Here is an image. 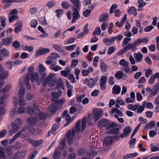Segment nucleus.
I'll return each instance as SVG.
<instances>
[{"label":"nucleus","mask_w":159,"mask_h":159,"mask_svg":"<svg viewBox=\"0 0 159 159\" xmlns=\"http://www.w3.org/2000/svg\"><path fill=\"white\" fill-rule=\"evenodd\" d=\"M134 56L136 62H140L143 57V55L141 53H134Z\"/></svg>","instance_id":"22"},{"label":"nucleus","mask_w":159,"mask_h":159,"mask_svg":"<svg viewBox=\"0 0 159 159\" xmlns=\"http://www.w3.org/2000/svg\"><path fill=\"white\" fill-rule=\"evenodd\" d=\"M55 4V2L54 1H51L48 2L47 6L51 8L53 7Z\"/></svg>","instance_id":"63"},{"label":"nucleus","mask_w":159,"mask_h":159,"mask_svg":"<svg viewBox=\"0 0 159 159\" xmlns=\"http://www.w3.org/2000/svg\"><path fill=\"white\" fill-rule=\"evenodd\" d=\"M53 77V75L52 73L50 74L47 77L44 83V85L48 83L49 80H50L51 79H52Z\"/></svg>","instance_id":"50"},{"label":"nucleus","mask_w":159,"mask_h":159,"mask_svg":"<svg viewBox=\"0 0 159 159\" xmlns=\"http://www.w3.org/2000/svg\"><path fill=\"white\" fill-rule=\"evenodd\" d=\"M113 143L112 138L110 136H107L104 139V143L107 146H109L111 145Z\"/></svg>","instance_id":"15"},{"label":"nucleus","mask_w":159,"mask_h":159,"mask_svg":"<svg viewBox=\"0 0 159 159\" xmlns=\"http://www.w3.org/2000/svg\"><path fill=\"white\" fill-rule=\"evenodd\" d=\"M109 14L108 13H105L101 15L99 18V21L100 22L104 21L107 20L108 18Z\"/></svg>","instance_id":"26"},{"label":"nucleus","mask_w":159,"mask_h":159,"mask_svg":"<svg viewBox=\"0 0 159 159\" xmlns=\"http://www.w3.org/2000/svg\"><path fill=\"white\" fill-rule=\"evenodd\" d=\"M2 42L4 44L7 45L10 43V38H5L3 39L2 40Z\"/></svg>","instance_id":"60"},{"label":"nucleus","mask_w":159,"mask_h":159,"mask_svg":"<svg viewBox=\"0 0 159 159\" xmlns=\"http://www.w3.org/2000/svg\"><path fill=\"white\" fill-rule=\"evenodd\" d=\"M28 72L23 77V81L27 89L30 90L31 86L30 84V72H32L34 70V68L30 66L28 69Z\"/></svg>","instance_id":"3"},{"label":"nucleus","mask_w":159,"mask_h":159,"mask_svg":"<svg viewBox=\"0 0 159 159\" xmlns=\"http://www.w3.org/2000/svg\"><path fill=\"white\" fill-rule=\"evenodd\" d=\"M33 127L30 125H25L22 129L18 131L11 139V143L14 141L17 138L20 136L21 138H24L28 136V134L33 132Z\"/></svg>","instance_id":"1"},{"label":"nucleus","mask_w":159,"mask_h":159,"mask_svg":"<svg viewBox=\"0 0 159 159\" xmlns=\"http://www.w3.org/2000/svg\"><path fill=\"white\" fill-rule=\"evenodd\" d=\"M22 121L20 118H16L15 122L12 124V130L13 131L14 133H15L16 131L18 130L19 127L21 125Z\"/></svg>","instance_id":"4"},{"label":"nucleus","mask_w":159,"mask_h":159,"mask_svg":"<svg viewBox=\"0 0 159 159\" xmlns=\"http://www.w3.org/2000/svg\"><path fill=\"white\" fill-rule=\"evenodd\" d=\"M70 72V69L68 68L66 70H62L61 72V74L64 77H67Z\"/></svg>","instance_id":"36"},{"label":"nucleus","mask_w":159,"mask_h":159,"mask_svg":"<svg viewBox=\"0 0 159 159\" xmlns=\"http://www.w3.org/2000/svg\"><path fill=\"white\" fill-rule=\"evenodd\" d=\"M97 81L95 80V79L90 78V80L86 79L84 80V83L87 85L89 88H91L95 85Z\"/></svg>","instance_id":"7"},{"label":"nucleus","mask_w":159,"mask_h":159,"mask_svg":"<svg viewBox=\"0 0 159 159\" xmlns=\"http://www.w3.org/2000/svg\"><path fill=\"white\" fill-rule=\"evenodd\" d=\"M125 47L127 51L129 50H131L132 52H134L137 49V48L134 43H129Z\"/></svg>","instance_id":"16"},{"label":"nucleus","mask_w":159,"mask_h":159,"mask_svg":"<svg viewBox=\"0 0 159 159\" xmlns=\"http://www.w3.org/2000/svg\"><path fill=\"white\" fill-rule=\"evenodd\" d=\"M78 62V59L73 60L71 61V66L74 68L76 66Z\"/></svg>","instance_id":"61"},{"label":"nucleus","mask_w":159,"mask_h":159,"mask_svg":"<svg viewBox=\"0 0 159 159\" xmlns=\"http://www.w3.org/2000/svg\"><path fill=\"white\" fill-rule=\"evenodd\" d=\"M116 102L119 103L121 105H124L126 104L125 101L120 97L117 98L116 100Z\"/></svg>","instance_id":"46"},{"label":"nucleus","mask_w":159,"mask_h":159,"mask_svg":"<svg viewBox=\"0 0 159 159\" xmlns=\"http://www.w3.org/2000/svg\"><path fill=\"white\" fill-rule=\"evenodd\" d=\"M145 102H146L145 101L144 102L142 106H140L139 107L137 108L138 110L136 112L137 113H140L143 112V111L144 110V107L145 106Z\"/></svg>","instance_id":"42"},{"label":"nucleus","mask_w":159,"mask_h":159,"mask_svg":"<svg viewBox=\"0 0 159 159\" xmlns=\"http://www.w3.org/2000/svg\"><path fill=\"white\" fill-rule=\"evenodd\" d=\"M80 120H79L75 125V128L73 129L71 132L70 130H68L66 134V138L68 140V144L71 145L73 144V139L75 133L78 134L80 131Z\"/></svg>","instance_id":"2"},{"label":"nucleus","mask_w":159,"mask_h":159,"mask_svg":"<svg viewBox=\"0 0 159 159\" xmlns=\"http://www.w3.org/2000/svg\"><path fill=\"white\" fill-rule=\"evenodd\" d=\"M138 155L137 153H134L131 154H127L124 157V159H131L133 157L137 156Z\"/></svg>","instance_id":"30"},{"label":"nucleus","mask_w":159,"mask_h":159,"mask_svg":"<svg viewBox=\"0 0 159 159\" xmlns=\"http://www.w3.org/2000/svg\"><path fill=\"white\" fill-rule=\"evenodd\" d=\"M48 111L51 112L52 115L54 114L55 112L57 110V107L55 104H52L48 107Z\"/></svg>","instance_id":"20"},{"label":"nucleus","mask_w":159,"mask_h":159,"mask_svg":"<svg viewBox=\"0 0 159 159\" xmlns=\"http://www.w3.org/2000/svg\"><path fill=\"white\" fill-rule=\"evenodd\" d=\"M93 118L95 121L97 120L101 117V113L100 111H95L94 109L93 112Z\"/></svg>","instance_id":"18"},{"label":"nucleus","mask_w":159,"mask_h":159,"mask_svg":"<svg viewBox=\"0 0 159 159\" xmlns=\"http://www.w3.org/2000/svg\"><path fill=\"white\" fill-rule=\"evenodd\" d=\"M129 65H126L123 67V68L124 69L125 72L128 74H129L132 73L131 71H130V68L129 67Z\"/></svg>","instance_id":"51"},{"label":"nucleus","mask_w":159,"mask_h":159,"mask_svg":"<svg viewBox=\"0 0 159 159\" xmlns=\"http://www.w3.org/2000/svg\"><path fill=\"white\" fill-rule=\"evenodd\" d=\"M38 121H44L45 120L46 116L44 114L40 113L35 117Z\"/></svg>","instance_id":"21"},{"label":"nucleus","mask_w":159,"mask_h":159,"mask_svg":"<svg viewBox=\"0 0 159 159\" xmlns=\"http://www.w3.org/2000/svg\"><path fill=\"white\" fill-rule=\"evenodd\" d=\"M50 51V50L48 48H40L37 50L36 56H38L45 55L47 53H48Z\"/></svg>","instance_id":"8"},{"label":"nucleus","mask_w":159,"mask_h":159,"mask_svg":"<svg viewBox=\"0 0 159 159\" xmlns=\"http://www.w3.org/2000/svg\"><path fill=\"white\" fill-rule=\"evenodd\" d=\"M6 18L3 16L0 17V22L3 28H4L6 26Z\"/></svg>","instance_id":"38"},{"label":"nucleus","mask_w":159,"mask_h":159,"mask_svg":"<svg viewBox=\"0 0 159 159\" xmlns=\"http://www.w3.org/2000/svg\"><path fill=\"white\" fill-rule=\"evenodd\" d=\"M152 91L151 93L152 96H154L159 93V83L157 84L152 88Z\"/></svg>","instance_id":"12"},{"label":"nucleus","mask_w":159,"mask_h":159,"mask_svg":"<svg viewBox=\"0 0 159 159\" xmlns=\"http://www.w3.org/2000/svg\"><path fill=\"white\" fill-rule=\"evenodd\" d=\"M62 95V91L60 90L58 91L57 92H52L51 93V95L54 99H57Z\"/></svg>","instance_id":"17"},{"label":"nucleus","mask_w":159,"mask_h":159,"mask_svg":"<svg viewBox=\"0 0 159 159\" xmlns=\"http://www.w3.org/2000/svg\"><path fill=\"white\" fill-rule=\"evenodd\" d=\"M38 68L39 73L46 72V68L43 66V65L40 64Z\"/></svg>","instance_id":"44"},{"label":"nucleus","mask_w":159,"mask_h":159,"mask_svg":"<svg viewBox=\"0 0 159 159\" xmlns=\"http://www.w3.org/2000/svg\"><path fill=\"white\" fill-rule=\"evenodd\" d=\"M39 75L37 72L31 74V80L32 82L37 81L39 78Z\"/></svg>","instance_id":"27"},{"label":"nucleus","mask_w":159,"mask_h":159,"mask_svg":"<svg viewBox=\"0 0 159 159\" xmlns=\"http://www.w3.org/2000/svg\"><path fill=\"white\" fill-rule=\"evenodd\" d=\"M119 64L124 66L127 65H129V63L128 61H125L124 59H122L120 61Z\"/></svg>","instance_id":"52"},{"label":"nucleus","mask_w":159,"mask_h":159,"mask_svg":"<svg viewBox=\"0 0 159 159\" xmlns=\"http://www.w3.org/2000/svg\"><path fill=\"white\" fill-rule=\"evenodd\" d=\"M9 53V52L5 49L0 50V54L2 55L4 57L8 56Z\"/></svg>","instance_id":"33"},{"label":"nucleus","mask_w":159,"mask_h":159,"mask_svg":"<svg viewBox=\"0 0 159 159\" xmlns=\"http://www.w3.org/2000/svg\"><path fill=\"white\" fill-rule=\"evenodd\" d=\"M116 38L112 37L111 38H106L103 39V42L107 46H111L115 41Z\"/></svg>","instance_id":"11"},{"label":"nucleus","mask_w":159,"mask_h":159,"mask_svg":"<svg viewBox=\"0 0 159 159\" xmlns=\"http://www.w3.org/2000/svg\"><path fill=\"white\" fill-rule=\"evenodd\" d=\"M80 8H74L72 9V10L74 11L72 13L73 18L72 20L71 23H72L75 22L77 20L80 19V17L79 11Z\"/></svg>","instance_id":"5"},{"label":"nucleus","mask_w":159,"mask_h":159,"mask_svg":"<svg viewBox=\"0 0 159 159\" xmlns=\"http://www.w3.org/2000/svg\"><path fill=\"white\" fill-rule=\"evenodd\" d=\"M100 67L102 70V71L104 72L107 71V70L108 68V67L107 66L106 64L103 62H102L101 63Z\"/></svg>","instance_id":"41"},{"label":"nucleus","mask_w":159,"mask_h":159,"mask_svg":"<svg viewBox=\"0 0 159 159\" xmlns=\"http://www.w3.org/2000/svg\"><path fill=\"white\" fill-rule=\"evenodd\" d=\"M37 154L36 152H31L29 155L28 158V159H33L34 158Z\"/></svg>","instance_id":"64"},{"label":"nucleus","mask_w":159,"mask_h":159,"mask_svg":"<svg viewBox=\"0 0 159 159\" xmlns=\"http://www.w3.org/2000/svg\"><path fill=\"white\" fill-rule=\"evenodd\" d=\"M26 151L23 150L21 152H17L15 153L12 159H22L25 156Z\"/></svg>","instance_id":"6"},{"label":"nucleus","mask_w":159,"mask_h":159,"mask_svg":"<svg viewBox=\"0 0 159 159\" xmlns=\"http://www.w3.org/2000/svg\"><path fill=\"white\" fill-rule=\"evenodd\" d=\"M156 123L154 121H152L148 122L145 126H144V129H150L156 126Z\"/></svg>","instance_id":"23"},{"label":"nucleus","mask_w":159,"mask_h":159,"mask_svg":"<svg viewBox=\"0 0 159 159\" xmlns=\"http://www.w3.org/2000/svg\"><path fill=\"white\" fill-rule=\"evenodd\" d=\"M38 24L37 20L33 19L30 22V25L32 27L35 28L36 27L37 25Z\"/></svg>","instance_id":"49"},{"label":"nucleus","mask_w":159,"mask_h":159,"mask_svg":"<svg viewBox=\"0 0 159 159\" xmlns=\"http://www.w3.org/2000/svg\"><path fill=\"white\" fill-rule=\"evenodd\" d=\"M59 57L60 56L58 54L55 53H53L51 54V56L47 57V59L51 60L53 62L54 61L56 60L57 58H59Z\"/></svg>","instance_id":"24"},{"label":"nucleus","mask_w":159,"mask_h":159,"mask_svg":"<svg viewBox=\"0 0 159 159\" xmlns=\"http://www.w3.org/2000/svg\"><path fill=\"white\" fill-rule=\"evenodd\" d=\"M138 3L139 5H138V7L139 8H140L146 5V3L143 1L142 0H139L138 1Z\"/></svg>","instance_id":"58"},{"label":"nucleus","mask_w":159,"mask_h":159,"mask_svg":"<svg viewBox=\"0 0 159 159\" xmlns=\"http://www.w3.org/2000/svg\"><path fill=\"white\" fill-rule=\"evenodd\" d=\"M61 6L63 8L67 9L70 6V4L68 2L65 1L62 2Z\"/></svg>","instance_id":"43"},{"label":"nucleus","mask_w":159,"mask_h":159,"mask_svg":"<svg viewBox=\"0 0 159 159\" xmlns=\"http://www.w3.org/2000/svg\"><path fill=\"white\" fill-rule=\"evenodd\" d=\"M3 3L4 4L3 8L6 9L9 7L10 5V0H3Z\"/></svg>","instance_id":"45"},{"label":"nucleus","mask_w":159,"mask_h":159,"mask_svg":"<svg viewBox=\"0 0 159 159\" xmlns=\"http://www.w3.org/2000/svg\"><path fill=\"white\" fill-rule=\"evenodd\" d=\"M26 97L27 100H31L34 98V95L31 93H28L26 95Z\"/></svg>","instance_id":"56"},{"label":"nucleus","mask_w":159,"mask_h":159,"mask_svg":"<svg viewBox=\"0 0 159 159\" xmlns=\"http://www.w3.org/2000/svg\"><path fill=\"white\" fill-rule=\"evenodd\" d=\"M39 21L42 25H46L47 24L46 20L45 18L44 17H41L39 20Z\"/></svg>","instance_id":"54"},{"label":"nucleus","mask_w":159,"mask_h":159,"mask_svg":"<svg viewBox=\"0 0 159 159\" xmlns=\"http://www.w3.org/2000/svg\"><path fill=\"white\" fill-rule=\"evenodd\" d=\"M22 25L21 23L20 24L16 27L15 30V32L16 33H17L19 32L21 29Z\"/></svg>","instance_id":"57"},{"label":"nucleus","mask_w":159,"mask_h":159,"mask_svg":"<svg viewBox=\"0 0 159 159\" xmlns=\"http://www.w3.org/2000/svg\"><path fill=\"white\" fill-rule=\"evenodd\" d=\"M19 103L21 106H24L26 104L25 101L23 98H19Z\"/></svg>","instance_id":"55"},{"label":"nucleus","mask_w":159,"mask_h":159,"mask_svg":"<svg viewBox=\"0 0 159 159\" xmlns=\"http://www.w3.org/2000/svg\"><path fill=\"white\" fill-rule=\"evenodd\" d=\"M131 140L129 142V144L131 148H133L135 146V144L136 141L135 138L131 139Z\"/></svg>","instance_id":"40"},{"label":"nucleus","mask_w":159,"mask_h":159,"mask_svg":"<svg viewBox=\"0 0 159 159\" xmlns=\"http://www.w3.org/2000/svg\"><path fill=\"white\" fill-rule=\"evenodd\" d=\"M57 79L55 78H53L49 80L48 82V86L51 87H53L57 82Z\"/></svg>","instance_id":"34"},{"label":"nucleus","mask_w":159,"mask_h":159,"mask_svg":"<svg viewBox=\"0 0 159 159\" xmlns=\"http://www.w3.org/2000/svg\"><path fill=\"white\" fill-rule=\"evenodd\" d=\"M88 25H85L84 27V31L81 33L79 34L77 36L76 38L77 39H80L84 37V35L87 34L89 31V30L87 29Z\"/></svg>","instance_id":"19"},{"label":"nucleus","mask_w":159,"mask_h":159,"mask_svg":"<svg viewBox=\"0 0 159 159\" xmlns=\"http://www.w3.org/2000/svg\"><path fill=\"white\" fill-rule=\"evenodd\" d=\"M115 76L117 79L119 80L123 79L125 80L127 78V75L120 71H118L115 74Z\"/></svg>","instance_id":"10"},{"label":"nucleus","mask_w":159,"mask_h":159,"mask_svg":"<svg viewBox=\"0 0 159 159\" xmlns=\"http://www.w3.org/2000/svg\"><path fill=\"white\" fill-rule=\"evenodd\" d=\"M132 130V128L130 127L126 126L124 129L123 134H121L120 137L123 138L126 136H128Z\"/></svg>","instance_id":"9"},{"label":"nucleus","mask_w":159,"mask_h":159,"mask_svg":"<svg viewBox=\"0 0 159 159\" xmlns=\"http://www.w3.org/2000/svg\"><path fill=\"white\" fill-rule=\"evenodd\" d=\"M7 75L4 73L2 65H0V78L2 79H6Z\"/></svg>","instance_id":"37"},{"label":"nucleus","mask_w":159,"mask_h":159,"mask_svg":"<svg viewBox=\"0 0 159 159\" xmlns=\"http://www.w3.org/2000/svg\"><path fill=\"white\" fill-rule=\"evenodd\" d=\"M59 127V125L58 123H56L54 124L52 126L51 131L52 134H54V132L56 131L57 128Z\"/></svg>","instance_id":"47"},{"label":"nucleus","mask_w":159,"mask_h":159,"mask_svg":"<svg viewBox=\"0 0 159 159\" xmlns=\"http://www.w3.org/2000/svg\"><path fill=\"white\" fill-rule=\"evenodd\" d=\"M25 89L22 86L20 88L18 96L19 98H23L25 93Z\"/></svg>","instance_id":"29"},{"label":"nucleus","mask_w":159,"mask_h":159,"mask_svg":"<svg viewBox=\"0 0 159 159\" xmlns=\"http://www.w3.org/2000/svg\"><path fill=\"white\" fill-rule=\"evenodd\" d=\"M127 52V50L126 49L125 47L123 49L119 51L117 53L118 55H121Z\"/></svg>","instance_id":"62"},{"label":"nucleus","mask_w":159,"mask_h":159,"mask_svg":"<svg viewBox=\"0 0 159 159\" xmlns=\"http://www.w3.org/2000/svg\"><path fill=\"white\" fill-rule=\"evenodd\" d=\"M119 133V129L118 128H114L110 129L107 132L108 134H117Z\"/></svg>","instance_id":"31"},{"label":"nucleus","mask_w":159,"mask_h":159,"mask_svg":"<svg viewBox=\"0 0 159 159\" xmlns=\"http://www.w3.org/2000/svg\"><path fill=\"white\" fill-rule=\"evenodd\" d=\"M76 47V45L75 44H74L69 46H66L65 47V49H66L68 51L69 50H72L74 49H75Z\"/></svg>","instance_id":"53"},{"label":"nucleus","mask_w":159,"mask_h":159,"mask_svg":"<svg viewBox=\"0 0 159 159\" xmlns=\"http://www.w3.org/2000/svg\"><path fill=\"white\" fill-rule=\"evenodd\" d=\"M23 50L24 51L27 50L29 52H32L34 50V47L32 46H25Z\"/></svg>","instance_id":"48"},{"label":"nucleus","mask_w":159,"mask_h":159,"mask_svg":"<svg viewBox=\"0 0 159 159\" xmlns=\"http://www.w3.org/2000/svg\"><path fill=\"white\" fill-rule=\"evenodd\" d=\"M112 93L113 94H118L120 92L121 88L119 86L115 85L112 88Z\"/></svg>","instance_id":"25"},{"label":"nucleus","mask_w":159,"mask_h":159,"mask_svg":"<svg viewBox=\"0 0 159 159\" xmlns=\"http://www.w3.org/2000/svg\"><path fill=\"white\" fill-rule=\"evenodd\" d=\"M139 106V105H138L130 104L127 106V108L129 110L134 111L137 109Z\"/></svg>","instance_id":"32"},{"label":"nucleus","mask_w":159,"mask_h":159,"mask_svg":"<svg viewBox=\"0 0 159 159\" xmlns=\"http://www.w3.org/2000/svg\"><path fill=\"white\" fill-rule=\"evenodd\" d=\"M38 121L35 117L31 116L28 119L27 122L28 124H30L31 125H35Z\"/></svg>","instance_id":"14"},{"label":"nucleus","mask_w":159,"mask_h":159,"mask_svg":"<svg viewBox=\"0 0 159 159\" xmlns=\"http://www.w3.org/2000/svg\"><path fill=\"white\" fill-rule=\"evenodd\" d=\"M74 5L72 7V9L80 8L81 6V2L80 0H69Z\"/></svg>","instance_id":"13"},{"label":"nucleus","mask_w":159,"mask_h":159,"mask_svg":"<svg viewBox=\"0 0 159 159\" xmlns=\"http://www.w3.org/2000/svg\"><path fill=\"white\" fill-rule=\"evenodd\" d=\"M101 32V30L100 27H97L95 30L93 32V36H95L96 35L97 36H98L100 35Z\"/></svg>","instance_id":"35"},{"label":"nucleus","mask_w":159,"mask_h":159,"mask_svg":"<svg viewBox=\"0 0 159 159\" xmlns=\"http://www.w3.org/2000/svg\"><path fill=\"white\" fill-rule=\"evenodd\" d=\"M78 154L80 156H84L86 154V151L83 148H80L78 150Z\"/></svg>","instance_id":"39"},{"label":"nucleus","mask_w":159,"mask_h":159,"mask_svg":"<svg viewBox=\"0 0 159 159\" xmlns=\"http://www.w3.org/2000/svg\"><path fill=\"white\" fill-rule=\"evenodd\" d=\"M152 71L151 69H149L145 71V76L146 77L148 78L152 74Z\"/></svg>","instance_id":"59"},{"label":"nucleus","mask_w":159,"mask_h":159,"mask_svg":"<svg viewBox=\"0 0 159 159\" xmlns=\"http://www.w3.org/2000/svg\"><path fill=\"white\" fill-rule=\"evenodd\" d=\"M108 125V121L105 119L101 120L99 122L98 126L102 128L105 127Z\"/></svg>","instance_id":"28"}]
</instances>
